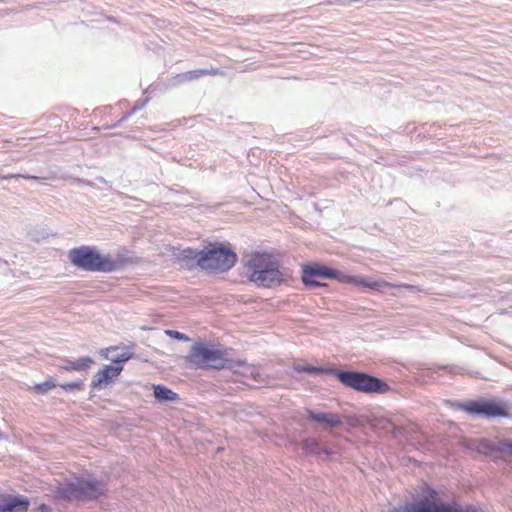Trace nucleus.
<instances>
[{
  "instance_id": "ddd939ff",
  "label": "nucleus",
  "mask_w": 512,
  "mask_h": 512,
  "mask_svg": "<svg viewBox=\"0 0 512 512\" xmlns=\"http://www.w3.org/2000/svg\"><path fill=\"white\" fill-rule=\"evenodd\" d=\"M119 350L120 348L117 346L102 349L101 356L110 360L113 363L112 366H123L124 362H127L134 357V353L129 347H125L121 351Z\"/></svg>"
},
{
  "instance_id": "f3484780",
  "label": "nucleus",
  "mask_w": 512,
  "mask_h": 512,
  "mask_svg": "<svg viewBox=\"0 0 512 512\" xmlns=\"http://www.w3.org/2000/svg\"><path fill=\"white\" fill-rule=\"evenodd\" d=\"M93 363H94V360L88 356L81 357L77 360L65 359L63 361V364L60 366V369H62L64 371L85 372L90 368V366Z\"/></svg>"
},
{
  "instance_id": "412c9836",
  "label": "nucleus",
  "mask_w": 512,
  "mask_h": 512,
  "mask_svg": "<svg viewBox=\"0 0 512 512\" xmlns=\"http://www.w3.org/2000/svg\"><path fill=\"white\" fill-rule=\"evenodd\" d=\"M148 101H149L148 98H146L145 100H138V101H136L135 105L133 106V108L129 112L124 114L122 116V118L114 126H118L121 122H123L124 120L128 119L132 114H134L138 110H141L142 108H144L146 106V104L148 103Z\"/></svg>"
},
{
  "instance_id": "bb28decb",
  "label": "nucleus",
  "mask_w": 512,
  "mask_h": 512,
  "mask_svg": "<svg viewBox=\"0 0 512 512\" xmlns=\"http://www.w3.org/2000/svg\"><path fill=\"white\" fill-rule=\"evenodd\" d=\"M20 177L24 178V179H28V180H39V179H41L40 177L29 175V174H14V175H9V176H4L3 178L4 179H10V178H20Z\"/></svg>"
},
{
  "instance_id": "b1692460",
  "label": "nucleus",
  "mask_w": 512,
  "mask_h": 512,
  "mask_svg": "<svg viewBox=\"0 0 512 512\" xmlns=\"http://www.w3.org/2000/svg\"><path fill=\"white\" fill-rule=\"evenodd\" d=\"M54 387H56V384L54 382L45 381V382L37 384L35 386V391L39 394H44Z\"/></svg>"
},
{
  "instance_id": "9b49d317",
  "label": "nucleus",
  "mask_w": 512,
  "mask_h": 512,
  "mask_svg": "<svg viewBox=\"0 0 512 512\" xmlns=\"http://www.w3.org/2000/svg\"><path fill=\"white\" fill-rule=\"evenodd\" d=\"M307 419L325 425L326 428H338L342 426V418L337 413L316 412L306 408Z\"/></svg>"
},
{
  "instance_id": "9d476101",
  "label": "nucleus",
  "mask_w": 512,
  "mask_h": 512,
  "mask_svg": "<svg viewBox=\"0 0 512 512\" xmlns=\"http://www.w3.org/2000/svg\"><path fill=\"white\" fill-rule=\"evenodd\" d=\"M339 281L342 283L353 284L355 286H362L376 291H383L384 288L390 286V283L385 280H374L371 278H365L361 276L347 275L341 272Z\"/></svg>"
},
{
  "instance_id": "aec40b11",
  "label": "nucleus",
  "mask_w": 512,
  "mask_h": 512,
  "mask_svg": "<svg viewBox=\"0 0 512 512\" xmlns=\"http://www.w3.org/2000/svg\"><path fill=\"white\" fill-rule=\"evenodd\" d=\"M302 448L304 452L310 454L320 455L322 453L329 454L328 451L320 445V443L315 438H305L302 441Z\"/></svg>"
},
{
  "instance_id": "423d86ee",
  "label": "nucleus",
  "mask_w": 512,
  "mask_h": 512,
  "mask_svg": "<svg viewBox=\"0 0 512 512\" xmlns=\"http://www.w3.org/2000/svg\"><path fill=\"white\" fill-rule=\"evenodd\" d=\"M237 261V254L222 244H211L203 249L200 256L201 268L209 271L226 272Z\"/></svg>"
},
{
  "instance_id": "0eeeda50",
  "label": "nucleus",
  "mask_w": 512,
  "mask_h": 512,
  "mask_svg": "<svg viewBox=\"0 0 512 512\" xmlns=\"http://www.w3.org/2000/svg\"><path fill=\"white\" fill-rule=\"evenodd\" d=\"M457 408L469 415L482 418H500L509 415L507 405L494 399L468 400L457 404Z\"/></svg>"
},
{
  "instance_id": "c756f323",
  "label": "nucleus",
  "mask_w": 512,
  "mask_h": 512,
  "mask_svg": "<svg viewBox=\"0 0 512 512\" xmlns=\"http://www.w3.org/2000/svg\"><path fill=\"white\" fill-rule=\"evenodd\" d=\"M40 510H41V511H46V510H48V507H47L45 504H42V505L40 506Z\"/></svg>"
},
{
  "instance_id": "a878e982",
  "label": "nucleus",
  "mask_w": 512,
  "mask_h": 512,
  "mask_svg": "<svg viewBox=\"0 0 512 512\" xmlns=\"http://www.w3.org/2000/svg\"><path fill=\"white\" fill-rule=\"evenodd\" d=\"M166 334H168L170 337L180 340V341H189L190 340L186 334L181 333L179 331L167 330Z\"/></svg>"
},
{
  "instance_id": "2eb2a0df",
  "label": "nucleus",
  "mask_w": 512,
  "mask_h": 512,
  "mask_svg": "<svg viewBox=\"0 0 512 512\" xmlns=\"http://www.w3.org/2000/svg\"><path fill=\"white\" fill-rule=\"evenodd\" d=\"M303 271L306 272V277L314 276L323 279H336L338 281L339 277H341L339 270L319 264L305 265Z\"/></svg>"
},
{
  "instance_id": "f8f14e48",
  "label": "nucleus",
  "mask_w": 512,
  "mask_h": 512,
  "mask_svg": "<svg viewBox=\"0 0 512 512\" xmlns=\"http://www.w3.org/2000/svg\"><path fill=\"white\" fill-rule=\"evenodd\" d=\"M219 74H222V71H220L217 68L196 69V70H191V71L177 74L176 76L172 77L169 80V84L171 86H179L183 83L199 79L206 75H219Z\"/></svg>"
},
{
  "instance_id": "7ed1b4c3",
  "label": "nucleus",
  "mask_w": 512,
  "mask_h": 512,
  "mask_svg": "<svg viewBox=\"0 0 512 512\" xmlns=\"http://www.w3.org/2000/svg\"><path fill=\"white\" fill-rule=\"evenodd\" d=\"M389 512H483L481 508L475 505L462 506L456 501H444L439 493L434 489L427 487L421 497L414 502L395 508Z\"/></svg>"
},
{
  "instance_id": "5701e85b",
  "label": "nucleus",
  "mask_w": 512,
  "mask_h": 512,
  "mask_svg": "<svg viewBox=\"0 0 512 512\" xmlns=\"http://www.w3.org/2000/svg\"><path fill=\"white\" fill-rule=\"evenodd\" d=\"M83 385H84L83 381L82 380H78V381L67 382V383L61 384L60 387L65 392H72V391H75V390H81Z\"/></svg>"
},
{
  "instance_id": "6ab92c4d",
  "label": "nucleus",
  "mask_w": 512,
  "mask_h": 512,
  "mask_svg": "<svg viewBox=\"0 0 512 512\" xmlns=\"http://www.w3.org/2000/svg\"><path fill=\"white\" fill-rule=\"evenodd\" d=\"M154 397L159 402H173L178 400V394L163 385L154 386Z\"/></svg>"
},
{
  "instance_id": "f257e3e1",
  "label": "nucleus",
  "mask_w": 512,
  "mask_h": 512,
  "mask_svg": "<svg viewBox=\"0 0 512 512\" xmlns=\"http://www.w3.org/2000/svg\"><path fill=\"white\" fill-rule=\"evenodd\" d=\"M294 370L298 373L332 374L346 387L367 394H385L390 390L389 385L382 379L365 372L337 370L333 368L316 367L309 364H297L294 366Z\"/></svg>"
},
{
  "instance_id": "a211bd4d",
  "label": "nucleus",
  "mask_w": 512,
  "mask_h": 512,
  "mask_svg": "<svg viewBox=\"0 0 512 512\" xmlns=\"http://www.w3.org/2000/svg\"><path fill=\"white\" fill-rule=\"evenodd\" d=\"M203 255V249H191L187 248L181 251L180 260L185 263L188 267H193L195 265L201 267L200 256Z\"/></svg>"
},
{
  "instance_id": "7c9ffc66",
  "label": "nucleus",
  "mask_w": 512,
  "mask_h": 512,
  "mask_svg": "<svg viewBox=\"0 0 512 512\" xmlns=\"http://www.w3.org/2000/svg\"><path fill=\"white\" fill-rule=\"evenodd\" d=\"M97 180L101 183H107V181L103 177H98Z\"/></svg>"
},
{
  "instance_id": "20e7f679",
  "label": "nucleus",
  "mask_w": 512,
  "mask_h": 512,
  "mask_svg": "<svg viewBox=\"0 0 512 512\" xmlns=\"http://www.w3.org/2000/svg\"><path fill=\"white\" fill-rule=\"evenodd\" d=\"M68 258L75 267L89 272H114L122 266L121 261L110 255L100 254L95 247L80 246L68 253Z\"/></svg>"
},
{
  "instance_id": "cd10ccee",
  "label": "nucleus",
  "mask_w": 512,
  "mask_h": 512,
  "mask_svg": "<svg viewBox=\"0 0 512 512\" xmlns=\"http://www.w3.org/2000/svg\"><path fill=\"white\" fill-rule=\"evenodd\" d=\"M503 450H507L512 453V442H503L502 444Z\"/></svg>"
},
{
  "instance_id": "393cba45",
  "label": "nucleus",
  "mask_w": 512,
  "mask_h": 512,
  "mask_svg": "<svg viewBox=\"0 0 512 512\" xmlns=\"http://www.w3.org/2000/svg\"><path fill=\"white\" fill-rule=\"evenodd\" d=\"M390 288H405L407 290H409L410 292L412 293H418V292H423V288L419 287V286H416V285H411V284H405V283H401V284H391L390 283Z\"/></svg>"
},
{
  "instance_id": "c85d7f7f",
  "label": "nucleus",
  "mask_w": 512,
  "mask_h": 512,
  "mask_svg": "<svg viewBox=\"0 0 512 512\" xmlns=\"http://www.w3.org/2000/svg\"><path fill=\"white\" fill-rule=\"evenodd\" d=\"M75 181L77 183H79V184H85V185H88V186H93L90 181H87V180H84V179L77 178V179H75Z\"/></svg>"
},
{
  "instance_id": "4468645a",
  "label": "nucleus",
  "mask_w": 512,
  "mask_h": 512,
  "mask_svg": "<svg viewBox=\"0 0 512 512\" xmlns=\"http://www.w3.org/2000/svg\"><path fill=\"white\" fill-rule=\"evenodd\" d=\"M30 502L27 497L22 495H3L0 512H27Z\"/></svg>"
},
{
  "instance_id": "39448f33",
  "label": "nucleus",
  "mask_w": 512,
  "mask_h": 512,
  "mask_svg": "<svg viewBox=\"0 0 512 512\" xmlns=\"http://www.w3.org/2000/svg\"><path fill=\"white\" fill-rule=\"evenodd\" d=\"M247 276L256 285L271 288L280 285L286 273L280 270L279 264L272 261L269 254L254 255L247 264Z\"/></svg>"
},
{
  "instance_id": "1a4fd4ad",
  "label": "nucleus",
  "mask_w": 512,
  "mask_h": 512,
  "mask_svg": "<svg viewBox=\"0 0 512 512\" xmlns=\"http://www.w3.org/2000/svg\"><path fill=\"white\" fill-rule=\"evenodd\" d=\"M122 371L123 366L105 365L93 376L91 387L97 390L108 387L111 381L118 377Z\"/></svg>"
},
{
  "instance_id": "dca6fc26",
  "label": "nucleus",
  "mask_w": 512,
  "mask_h": 512,
  "mask_svg": "<svg viewBox=\"0 0 512 512\" xmlns=\"http://www.w3.org/2000/svg\"><path fill=\"white\" fill-rule=\"evenodd\" d=\"M55 493L56 497L59 499L80 501L78 480L76 482H67L59 485Z\"/></svg>"
},
{
  "instance_id": "6e6552de",
  "label": "nucleus",
  "mask_w": 512,
  "mask_h": 512,
  "mask_svg": "<svg viewBox=\"0 0 512 512\" xmlns=\"http://www.w3.org/2000/svg\"><path fill=\"white\" fill-rule=\"evenodd\" d=\"M78 485L80 501L97 500L107 491L105 483L95 478L79 479Z\"/></svg>"
},
{
  "instance_id": "f03ea898",
  "label": "nucleus",
  "mask_w": 512,
  "mask_h": 512,
  "mask_svg": "<svg viewBox=\"0 0 512 512\" xmlns=\"http://www.w3.org/2000/svg\"><path fill=\"white\" fill-rule=\"evenodd\" d=\"M186 359L197 369H229L235 371L245 365L243 360L232 359L227 350L216 348L214 345L204 342L193 344Z\"/></svg>"
},
{
  "instance_id": "2f4dec72",
  "label": "nucleus",
  "mask_w": 512,
  "mask_h": 512,
  "mask_svg": "<svg viewBox=\"0 0 512 512\" xmlns=\"http://www.w3.org/2000/svg\"><path fill=\"white\" fill-rule=\"evenodd\" d=\"M3 495H0V507L2 506Z\"/></svg>"
},
{
  "instance_id": "4be33fe9",
  "label": "nucleus",
  "mask_w": 512,
  "mask_h": 512,
  "mask_svg": "<svg viewBox=\"0 0 512 512\" xmlns=\"http://www.w3.org/2000/svg\"><path fill=\"white\" fill-rule=\"evenodd\" d=\"M314 276H308L306 277V272L303 271L302 273V282L305 286L311 287V288H317V287H326L327 285L325 283H321L314 279Z\"/></svg>"
}]
</instances>
